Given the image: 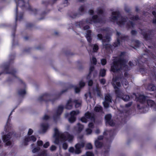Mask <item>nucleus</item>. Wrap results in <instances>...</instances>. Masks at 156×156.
<instances>
[{"mask_svg": "<svg viewBox=\"0 0 156 156\" xmlns=\"http://www.w3.org/2000/svg\"><path fill=\"white\" fill-rule=\"evenodd\" d=\"M74 90L75 93H79L80 90V88L76 86L74 87Z\"/></svg>", "mask_w": 156, "mask_h": 156, "instance_id": "864d4df0", "label": "nucleus"}, {"mask_svg": "<svg viewBox=\"0 0 156 156\" xmlns=\"http://www.w3.org/2000/svg\"><path fill=\"white\" fill-rule=\"evenodd\" d=\"M100 81L101 83L103 85L105 84L106 82L105 80L104 79H101Z\"/></svg>", "mask_w": 156, "mask_h": 156, "instance_id": "e2e57ef3", "label": "nucleus"}, {"mask_svg": "<svg viewBox=\"0 0 156 156\" xmlns=\"http://www.w3.org/2000/svg\"><path fill=\"white\" fill-rule=\"evenodd\" d=\"M101 62L102 65H105L107 62L106 60L105 59H102L101 60Z\"/></svg>", "mask_w": 156, "mask_h": 156, "instance_id": "3c124183", "label": "nucleus"}, {"mask_svg": "<svg viewBox=\"0 0 156 156\" xmlns=\"http://www.w3.org/2000/svg\"><path fill=\"white\" fill-rule=\"evenodd\" d=\"M49 146V143L47 142L43 145V147L44 148H47Z\"/></svg>", "mask_w": 156, "mask_h": 156, "instance_id": "4d7b16f0", "label": "nucleus"}, {"mask_svg": "<svg viewBox=\"0 0 156 156\" xmlns=\"http://www.w3.org/2000/svg\"><path fill=\"white\" fill-rule=\"evenodd\" d=\"M34 25L31 23H28L26 24V27L28 28H31Z\"/></svg>", "mask_w": 156, "mask_h": 156, "instance_id": "8fccbe9b", "label": "nucleus"}, {"mask_svg": "<svg viewBox=\"0 0 156 156\" xmlns=\"http://www.w3.org/2000/svg\"><path fill=\"white\" fill-rule=\"evenodd\" d=\"M53 136L55 139L54 143L56 144H58L60 143H62L67 140H68L70 142L72 140L73 137V135L70 134L67 132L65 133H62L56 128H54Z\"/></svg>", "mask_w": 156, "mask_h": 156, "instance_id": "0eeeda50", "label": "nucleus"}, {"mask_svg": "<svg viewBox=\"0 0 156 156\" xmlns=\"http://www.w3.org/2000/svg\"><path fill=\"white\" fill-rule=\"evenodd\" d=\"M41 128L43 132H45L48 129L49 126L48 123H42L41 125Z\"/></svg>", "mask_w": 156, "mask_h": 156, "instance_id": "cd10ccee", "label": "nucleus"}, {"mask_svg": "<svg viewBox=\"0 0 156 156\" xmlns=\"http://www.w3.org/2000/svg\"><path fill=\"white\" fill-rule=\"evenodd\" d=\"M16 3V7L15 11V20L16 22L17 20H21L23 17V13L20 12L18 14V12L17 7L20 5L21 7H24L27 10L29 11H31V14L36 15L39 12V11L37 10L36 9H33L28 3L26 4V5L25 4L24 0H18V2L16 0H15Z\"/></svg>", "mask_w": 156, "mask_h": 156, "instance_id": "423d86ee", "label": "nucleus"}, {"mask_svg": "<svg viewBox=\"0 0 156 156\" xmlns=\"http://www.w3.org/2000/svg\"><path fill=\"white\" fill-rule=\"evenodd\" d=\"M64 108V106L62 105L58 106V109L56 111L53 116V118L55 121L56 122L59 118L60 115L62 113Z\"/></svg>", "mask_w": 156, "mask_h": 156, "instance_id": "f8f14e48", "label": "nucleus"}, {"mask_svg": "<svg viewBox=\"0 0 156 156\" xmlns=\"http://www.w3.org/2000/svg\"><path fill=\"white\" fill-rule=\"evenodd\" d=\"M110 146L109 145L105 146L104 153L106 154H108L110 151Z\"/></svg>", "mask_w": 156, "mask_h": 156, "instance_id": "e433bc0d", "label": "nucleus"}, {"mask_svg": "<svg viewBox=\"0 0 156 156\" xmlns=\"http://www.w3.org/2000/svg\"><path fill=\"white\" fill-rule=\"evenodd\" d=\"M91 31L88 30H87L86 33V37L87 41L89 43H90L91 41Z\"/></svg>", "mask_w": 156, "mask_h": 156, "instance_id": "a878e982", "label": "nucleus"}, {"mask_svg": "<svg viewBox=\"0 0 156 156\" xmlns=\"http://www.w3.org/2000/svg\"><path fill=\"white\" fill-rule=\"evenodd\" d=\"M93 45V50L94 52H96L98 49V46L96 44Z\"/></svg>", "mask_w": 156, "mask_h": 156, "instance_id": "79ce46f5", "label": "nucleus"}, {"mask_svg": "<svg viewBox=\"0 0 156 156\" xmlns=\"http://www.w3.org/2000/svg\"><path fill=\"white\" fill-rule=\"evenodd\" d=\"M132 102H129L128 103L125 105V107L126 108H128L130 107L132 105Z\"/></svg>", "mask_w": 156, "mask_h": 156, "instance_id": "bf43d9fd", "label": "nucleus"}, {"mask_svg": "<svg viewBox=\"0 0 156 156\" xmlns=\"http://www.w3.org/2000/svg\"><path fill=\"white\" fill-rule=\"evenodd\" d=\"M118 74L117 75V76L115 77V78H113V83H114L115 85L116 84V85L118 87H120L121 86V84L119 82H118L117 81H119V80H120V78H119V76H120V74L119 73V72H116Z\"/></svg>", "mask_w": 156, "mask_h": 156, "instance_id": "4be33fe9", "label": "nucleus"}, {"mask_svg": "<svg viewBox=\"0 0 156 156\" xmlns=\"http://www.w3.org/2000/svg\"><path fill=\"white\" fill-rule=\"evenodd\" d=\"M17 106H16L12 111L10 115H9L8 120L6 122V124L5 126V131L6 132L8 131L9 129H11V125L10 124V122L11 121V118H10V116L12 115V113L14 111L15 109L17 108Z\"/></svg>", "mask_w": 156, "mask_h": 156, "instance_id": "aec40b11", "label": "nucleus"}, {"mask_svg": "<svg viewBox=\"0 0 156 156\" xmlns=\"http://www.w3.org/2000/svg\"><path fill=\"white\" fill-rule=\"evenodd\" d=\"M93 84V81L92 80H90L88 81V85L89 86H92Z\"/></svg>", "mask_w": 156, "mask_h": 156, "instance_id": "680f3d73", "label": "nucleus"}, {"mask_svg": "<svg viewBox=\"0 0 156 156\" xmlns=\"http://www.w3.org/2000/svg\"><path fill=\"white\" fill-rule=\"evenodd\" d=\"M79 113V112L78 110L73 111L70 113V114L68 113H66L65 116L67 117L70 115V117L68 119L70 123H73L76 121V116Z\"/></svg>", "mask_w": 156, "mask_h": 156, "instance_id": "9b49d317", "label": "nucleus"}, {"mask_svg": "<svg viewBox=\"0 0 156 156\" xmlns=\"http://www.w3.org/2000/svg\"><path fill=\"white\" fill-rule=\"evenodd\" d=\"M145 104L149 106L152 107L153 106H155L154 102L152 100H149L148 98Z\"/></svg>", "mask_w": 156, "mask_h": 156, "instance_id": "c756f323", "label": "nucleus"}, {"mask_svg": "<svg viewBox=\"0 0 156 156\" xmlns=\"http://www.w3.org/2000/svg\"><path fill=\"white\" fill-rule=\"evenodd\" d=\"M148 56L145 54H144L139 59H136L135 60L136 62V65H137L138 64H141L140 62L144 63L147 60V58Z\"/></svg>", "mask_w": 156, "mask_h": 156, "instance_id": "f3484780", "label": "nucleus"}, {"mask_svg": "<svg viewBox=\"0 0 156 156\" xmlns=\"http://www.w3.org/2000/svg\"><path fill=\"white\" fill-rule=\"evenodd\" d=\"M2 134L3 137V142L5 143V146L12 147V140L11 138L14 135L13 133L10 132L8 133L7 135H4V132H2Z\"/></svg>", "mask_w": 156, "mask_h": 156, "instance_id": "9d476101", "label": "nucleus"}, {"mask_svg": "<svg viewBox=\"0 0 156 156\" xmlns=\"http://www.w3.org/2000/svg\"><path fill=\"white\" fill-rule=\"evenodd\" d=\"M86 132L87 134H90L92 132V130L88 128L86 129Z\"/></svg>", "mask_w": 156, "mask_h": 156, "instance_id": "13d9d810", "label": "nucleus"}, {"mask_svg": "<svg viewBox=\"0 0 156 156\" xmlns=\"http://www.w3.org/2000/svg\"><path fill=\"white\" fill-rule=\"evenodd\" d=\"M141 44L140 42V41L137 40H136L134 41V44L135 46L136 47L138 48L139 47Z\"/></svg>", "mask_w": 156, "mask_h": 156, "instance_id": "c03bdc74", "label": "nucleus"}, {"mask_svg": "<svg viewBox=\"0 0 156 156\" xmlns=\"http://www.w3.org/2000/svg\"><path fill=\"white\" fill-rule=\"evenodd\" d=\"M79 85L80 87H82L85 86V83L82 82H80L79 83Z\"/></svg>", "mask_w": 156, "mask_h": 156, "instance_id": "69168bd1", "label": "nucleus"}, {"mask_svg": "<svg viewBox=\"0 0 156 156\" xmlns=\"http://www.w3.org/2000/svg\"><path fill=\"white\" fill-rule=\"evenodd\" d=\"M86 9V7L85 5L81 6L79 9V13H74L73 14V16H71L70 17L74 18L77 16H78L79 15H82L84 13Z\"/></svg>", "mask_w": 156, "mask_h": 156, "instance_id": "ddd939ff", "label": "nucleus"}, {"mask_svg": "<svg viewBox=\"0 0 156 156\" xmlns=\"http://www.w3.org/2000/svg\"><path fill=\"white\" fill-rule=\"evenodd\" d=\"M40 149V148L39 147H37L34 148L32 150V152L34 153H36Z\"/></svg>", "mask_w": 156, "mask_h": 156, "instance_id": "49530a36", "label": "nucleus"}, {"mask_svg": "<svg viewBox=\"0 0 156 156\" xmlns=\"http://www.w3.org/2000/svg\"><path fill=\"white\" fill-rule=\"evenodd\" d=\"M106 74V70L105 69H101L100 72V75L102 77L104 76Z\"/></svg>", "mask_w": 156, "mask_h": 156, "instance_id": "4c0bfd02", "label": "nucleus"}, {"mask_svg": "<svg viewBox=\"0 0 156 156\" xmlns=\"http://www.w3.org/2000/svg\"><path fill=\"white\" fill-rule=\"evenodd\" d=\"M33 133V130L30 129H29V131L28 132V134L29 135H30L32 134Z\"/></svg>", "mask_w": 156, "mask_h": 156, "instance_id": "0e129e2a", "label": "nucleus"}, {"mask_svg": "<svg viewBox=\"0 0 156 156\" xmlns=\"http://www.w3.org/2000/svg\"><path fill=\"white\" fill-rule=\"evenodd\" d=\"M89 13L90 15H93L94 14V11L93 10L90 9L89 11Z\"/></svg>", "mask_w": 156, "mask_h": 156, "instance_id": "774afa93", "label": "nucleus"}, {"mask_svg": "<svg viewBox=\"0 0 156 156\" xmlns=\"http://www.w3.org/2000/svg\"><path fill=\"white\" fill-rule=\"evenodd\" d=\"M42 3L43 4L47 5H48L49 4V2H48L46 1H43L42 2Z\"/></svg>", "mask_w": 156, "mask_h": 156, "instance_id": "338daca9", "label": "nucleus"}, {"mask_svg": "<svg viewBox=\"0 0 156 156\" xmlns=\"http://www.w3.org/2000/svg\"><path fill=\"white\" fill-rule=\"evenodd\" d=\"M83 128V125L80 124V123H78L77 126L74 127V129L78 133H80Z\"/></svg>", "mask_w": 156, "mask_h": 156, "instance_id": "393cba45", "label": "nucleus"}, {"mask_svg": "<svg viewBox=\"0 0 156 156\" xmlns=\"http://www.w3.org/2000/svg\"><path fill=\"white\" fill-rule=\"evenodd\" d=\"M86 147L88 149H91L93 148L92 146L90 143H88L87 144Z\"/></svg>", "mask_w": 156, "mask_h": 156, "instance_id": "a18cd8bd", "label": "nucleus"}, {"mask_svg": "<svg viewBox=\"0 0 156 156\" xmlns=\"http://www.w3.org/2000/svg\"><path fill=\"white\" fill-rule=\"evenodd\" d=\"M16 24L12 28V34L11 36L12 37H13V39L12 41V46H13L14 45H15V44L14 43V38L15 37V32L16 31Z\"/></svg>", "mask_w": 156, "mask_h": 156, "instance_id": "bb28decb", "label": "nucleus"}, {"mask_svg": "<svg viewBox=\"0 0 156 156\" xmlns=\"http://www.w3.org/2000/svg\"><path fill=\"white\" fill-rule=\"evenodd\" d=\"M69 88H67L62 90L58 95L54 96L50 94L45 93L40 96L38 98V101L40 102L44 101L47 102L50 101L53 103L55 100L59 98L61 94L66 92Z\"/></svg>", "mask_w": 156, "mask_h": 156, "instance_id": "6e6552de", "label": "nucleus"}, {"mask_svg": "<svg viewBox=\"0 0 156 156\" xmlns=\"http://www.w3.org/2000/svg\"><path fill=\"white\" fill-rule=\"evenodd\" d=\"M56 148L57 147L56 146L54 145H52L50 147V149L51 151H53L56 150Z\"/></svg>", "mask_w": 156, "mask_h": 156, "instance_id": "de8ad7c7", "label": "nucleus"}, {"mask_svg": "<svg viewBox=\"0 0 156 156\" xmlns=\"http://www.w3.org/2000/svg\"><path fill=\"white\" fill-rule=\"evenodd\" d=\"M37 144L39 146H42L43 144V142L41 140H38L37 141Z\"/></svg>", "mask_w": 156, "mask_h": 156, "instance_id": "6e6d98bb", "label": "nucleus"}, {"mask_svg": "<svg viewBox=\"0 0 156 156\" xmlns=\"http://www.w3.org/2000/svg\"><path fill=\"white\" fill-rule=\"evenodd\" d=\"M85 117H83L81 118V121L84 123H86L87 122V119H90L91 120L94 119V117L93 115L89 112H87L85 114Z\"/></svg>", "mask_w": 156, "mask_h": 156, "instance_id": "4468645a", "label": "nucleus"}, {"mask_svg": "<svg viewBox=\"0 0 156 156\" xmlns=\"http://www.w3.org/2000/svg\"><path fill=\"white\" fill-rule=\"evenodd\" d=\"M110 18L112 21H117V23L120 26H122L126 23L129 27H133L134 25V23L132 21H129L127 22V18L121 16L118 11L112 12Z\"/></svg>", "mask_w": 156, "mask_h": 156, "instance_id": "39448f33", "label": "nucleus"}, {"mask_svg": "<svg viewBox=\"0 0 156 156\" xmlns=\"http://www.w3.org/2000/svg\"><path fill=\"white\" fill-rule=\"evenodd\" d=\"M131 34L132 35L135 36L136 35L137 32L135 30H132L131 31Z\"/></svg>", "mask_w": 156, "mask_h": 156, "instance_id": "052dcab7", "label": "nucleus"}, {"mask_svg": "<svg viewBox=\"0 0 156 156\" xmlns=\"http://www.w3.org/2000/svg\"><path fill=\"white\" fill-rule=\"evenodd\" d=\"M121 99H122L125 102H127L129 101L130 99V98L129 95L124 94Z\"/></svg>", "mask_w": 156, "mask_h": 156, "instance_id": "473e14b6", "label": "nucleus"}, {"mask_svg": "<svg viewBox=\"0 0 156 156\" xmlns=\"http://www.w3.org/2000/svg\"><path fill=\"white\" fill-rule=\"evenodd\" d=\"M72 100L71 99H69L67 102L65 107V108L67 109H71L72 107Z\"/></svg>", "mask_w": 156, "mask_h": 156, "instance_id": "2f4dec72", "label": "nucleus"}, {"mask_svg": "<svg viewBox=\"0 0 156 156\" xmlns=\"http://www.w3.org/2000/svg\"><path fill=\"white\" fill-rule=\"evenodd\" d=\"M36 138L34 136H28L25 137L24 140V143L25 145H27V142L30 141H32L34 142L36 141Z\"/></svg>", "mask_w": 156, "mask_h": 156, "instance_id": "5701e85b", "label": "nucleus"}, {"mask_svg": "<svg viewBox=\"0 0 156 156\" xmlns=\"http://www.w3.org/2000/svg\"><path fill=\"white\" fill-rule=\"evenodd\" d=\"M14 57V55L12 56L9 62L3 64L2 68L3 69V71L0 73V75L3 73L10 74L11 75L12 77H9L7 80V81L9 83H10L16 82H18L23 83V88L19 89L18 90L17 93L19 96L23 97L26 94V91L25 89L26 85L23 81L16 75V74L17 73L16 70L13 68H10V63L11 61L13 59Z\"/></svg>", "mask_w": 156, "mask_h": 156, "instance_id": "f03ea898", "label": "nucleus"}, {"mask_svg": "<svg viewBox=\"0 0 156 156\" xmlns=\"http://www.w3.org/2000/svg\"><path fill=\"white\" fill-rule=\"evenodd\" d=\"M105 119L106 125L108 124L111 126H113L115 125V123L112 119V116L110 114L106 115L105 116Z\"/></svg>", "mask_w": 156, "mask_h": 156, "instance_id": "6ab92c4d", "label": "nucleus"}, {"mask_svg": "<svg viewBox=\"0 0 156 156\" xmlns=\"http://www.w3.org/2000/svg\"><path fill=\"white\" fill-rule=\"evenodd\" d=\"M146 89L150 91H153L156 89V87L154 84H150L147 86Z\"/></svg>", "mask_w": 156, "mask_h": 156, "instance_id": "c85d7f7f", "label": "nucleus"}, {"mask_svg": "<svg viewBox=\"0 0 156 156\" xmlns=\"http://www.w3.org/2000/svg\"><path fill=\"white\" fill-rule=\"evenodd\" d=\"M148 98L147 96L140 94L139 95L138 100L140 103L145 104Z\"/></svg>", "mask_w": 156, "mask_h": 156, "instance_id": "b1692460", "label": "nucleus"}, {"mask_svg": "<svg viewBox=\"0 0 156 156\" xmlns=\"http://www.w3.org/2000/svg\"><path fill=\"white\" fill-rule=\"evenodd\" d=\"M97 12L100 17L97 15H94L92 17L87 18L86 21H81L76 23V27L87 30L89 29L90 27L87 25L85 26L86 23L92 24L94 23H105V22L103 16V11L102 9L100 8H98L97 9Z\"/></svg>", "mask_w": 156, "mask_h": 156, "instance_id": "7ed1b4c3", "label": "nucleus"}, {"mask_svg": "<svg viewBox=\"0 0 156 156\" xmlns=\"http://www.w3.org/2000/svg\"><path fill=\"white\" fill-rule=\"evenodd\" d=\"M73 102L75 103V107L76 108H79L81 106V101H78V100H75L73 101Z\"/></svg>", "mask_w": 156, "mask_h": 156, "instance_id": "f704fd0d", "label": "nucleus"}, {"mask_svg": "<svg viewBox=\"0 0 156 156\" xmlns=\"http://www.w3.org/2000/svg\"><path fill=\"white\" fill-rule=\"evenodd\" d=\"M109 135H110V141L112 140L113 139V136L114 135V130H111L109 132Z\"/></svg>", "mask_w": 156, "mask_h": 156, "instance_id": "58836bf2", "label": "nucleus"}, {"mask_svg": "<svg viewBox=\"0 0 156 156\" xmlns=\"http://www.w3.org/2000/svg\"><path fill=\"white\" fill-rule=\"evenodd\" d=\"M50 118V117L46 114H45L42 118V120L43 121H45L48 120Z\"/></svg>", "mask_w": 156, "mask_h": 156, "instance_id": "c9c22d12", "label": "nucleus"}, {"mask_svg": "<svg viewBox=\"0 0 156 156\" xmlns=\"http://www.w3.org/2000/svg\"><path fill=\"white\" fill-rule=\"evenodd\" d=\"M91 61V62L93 63L94 65H95L96 64L97 60L95 57H93L92 59V61Z\"/></svg>", "mask_w": 156, "mask_h": 156, "instance_id": "09e8293b", "label": "nucleus"}, {"mask_svg": "<svg viewBox=\"0 0 156 156\" xmlns=\"http://www.w3.org/2000/svg\"><path fill=\"white\" fill-rule=\"evenodd\" d=\"M85 145V143L82 141L80 143L76 144L75 145V149L73 147H70L69 149V151L75 154H79L82 152L81 149L83 148Z\"/></svg>", "mask_w": 156, "mask_h": 156, "instance_id": "1a4fd4ad", "label": "nucleus"}, {"mask_svg": "<svg viewBox=\"0 0 156 156\" xmlns=\"http://www.w3.org/2000/svg\"><path fill=\"white\" fill-rule=\"evenodd\" d=\"M92 74H93V77H94L97 76V72L94 70V66L91 64L90 66L89 73L87 77V79H89L91 76Z\"/></svg>", "mask_w": 156, "mask_h": 156, "instance_id": "a211bd4d", "label": "nucleus"}, {"mask_svg": "<svg viewBox=\"0 0 156 156\" xmlns=\"http://www.w3.org/2000/svg\"><path fill=\"white\" fill-rule=\"evenodd\" d=\"M129 18L132 20H139V17L138 16H133L130 15L129 16Z\"/></svg>", "mask_w": 156, "mask_h": 156, "instance_id": "72a5a7b5", "label": "nucleus"}, {"mask_svg": "<svg viewBox=\"0 0 156 156\" xmlns=\"http://www.w3.org/2000/svg\"><path fill=\"white\" fill-rule=\"evenodd\" d=\"M95 145L97 148H100L102 147L103 145V143L100 141L98 140H96L94 142Z\"/></svg>", "mask_w": 156, "mask_h": 156, "instance_id": "7c9ffc66", "label": "nucleus"}, {"mask_svg": "<svg viewBox=\"0 0 156 156\" xmlns=\"http://www.w3.org/2000/svg\"><path fill=\"white\" fill-rule=\"evenodd\" d=\"M39 156H47V151L44 150L42 151L40 154H38Z\"/></svg>", "mask_w": 156, "mask_h": 156, "instance_id": "a19ab883", "label": "nucleus"}, {"mask_svg": "<svg viewBox=\"0 0 156 156\" xmlns=\"http://www.w3.org/2000/svg\"><path fill=\"white\" fill-rule=\"evenodd\" d=\"M112 98L109 94H107L105 97V101L103 102V104L105 108H107L109 107V103L112 102Z\"/></svg>", "mask_w": 156, "mask_h": 156, "instance_id": "dca6fc26", "label": "nucleus"}, {"mask_svg": "<svg viewBox=\"0 0 156 156\" xmlns=\"http://www.w3.org/2000/svg\"><path fill=\"white\" fill-rule=\"evenodd\" d=\"M125 10L127 12L129 13L130 11V8L127 6H125Z\"/></svg>", "mask_w": 156, "mask_h": 156, "instance_id": "603ef678", "label": "nucleus"}, {"mask_svg": "<svg viewBox=\"0 0 156 156\" xmlns=\"http://www.w3.org/2000/svg\"><path fill=\"white\" fill-rule=\"evenodd\" d=\"M68 147V144L66 143H64L63 144L62 147L65 150L67 149Z\"/></svg>", "mask_w": 156, "mask_h": 156, "instance_id": "5fc2aeb1", "label": "nucleus"}, {"mask_svg": "<svg viewBox=\"0 0 156 156\" xmlns=\"http://www.w3.org/2000/svg\"><path fill=\"white\" fill-rule=\"evenodd\" d=\"M94 110L97 112H101L102 111V108L101 107H95L94 108Z\"/></svg>", "mask_w": 156, "mask_h": 156, "instance_id": "ea45409f", "label": "nucleus"}, {"mask_svg": "<svg viewBox=\"0 0 156 156\" xmlns=\"http://www.w3.org/2000/svg\"><path fill=\"white\" fill-rule=\"evenodd\" d=\"M125 52H122L119 55L118 59H116L113 62V65L111 66V70L114 73L119 72L120 74V81L123 86L126 88L127 87L128 83L126 79L124 78L122 71L124 72L125 77L127 78L129 75L127 71L130 69V67L126 65L127 61L124 58Z\"/></svg>", "mask_w": 156, "mask_h": 156, "instance_id": "f257e3e1", "label": "nucleus"}, {"mask_svg": "<svg viewBox=\"0 0 156 156\" xmlns=\"http://www.w3.org/2000/svg\"><path fill=\"white\" fill-rule=\"evenodd\" d=\"M152 13L154 16L153 23L154 24H156V12L154 11H153L152 12Z\"/></svg>", "mask_w": 156, "mask_h": 156, "instance_id": "37998d69", "label": "nucleus"}, {"mask_svg": "<svg viewBox=\"0 0 156 156\" xmlns=\"http://www.w3.org/2000/svg\"><path fill=\"white\" fill-rule=\"evenodd\" d=\"M116 36L117 41L114 43L113 44V46L109 44L111 40L110 37L109 36H107L105 37H103L101 34H98L97 35V38L102 41L103 48L107 50H109L110 49L112 50L113 49V46L115 48L120 45V41H122L128 38L127 36L122 34L118 32H117Z\"/></svg>", "mask_w": 156, "mask_h": 156, "instance_id": "20e7f679", "label": "nucleus"}, {"mask_svg": "<svg viewBox=\"0 0 156 156\" xmlns=\"http://www.w3.org/2000/svg\"><path fill=\"white\" fill-rule=\"evenodd\" d=\"M113 86L115 89V92L116 96L121 98L124 95L122 91L120 90L114 83L112 84Z\"/></svg>", "mask_w": 156, "mask_h": 156, "instance_id": "2eb2a0df", "label": "nucleus"}, {"mask_svg": "<svg viewBox=\"0 0 156 156\" xmlns=\"http://www.w3.org/2000/svg\"><path fill=\"white\" fill-rule=\"evenodd\" d=\"M140 33L143 35L144 37L146 40L149 39L151 37L149 32L144 29H140Z\"/></svg>", "mask_w": 156, "mask_h": 156, "instance_id": "412c9836", "label": "nucleus"}]
</instances>
